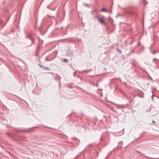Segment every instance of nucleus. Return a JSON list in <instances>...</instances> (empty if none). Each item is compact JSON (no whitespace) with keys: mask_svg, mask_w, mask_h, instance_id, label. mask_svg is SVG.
Wrapping results in <instances>:
<instances>
[{"mask_svg":"<svg viewBox=\"0 0 159 159\" xmlns=\"http://www.w3.org/2000/svg\"><path fill=\"white\" fill-rule=\"evenodd\" d=\"M95 17H96L97 19L98 20L100 23L102 24L104 23V21H103L101 17L98 16H96Z\"/></svg>","mask_w":159,"mask_h":159,"instance_id":"f257e3e1","label":"nucleus"},{"mask_svg":"<svg viewBox=\"0 0 159 159\" xmlns=\"http://www.w3.org/2000/svg\"><path fill=\"white\" fill-rule=\"evenodd\" d=\"M154 60H156L155 62L156 63V65H157L156 66V67L157 69H159V61L155 59H154Z\"/></svg>","mask_w":159,"mask_h":159,"instance_id":"f03ea898","label":"nucleus"},{"mask_svg":"<svg viewBox=\"0 0 159 159\" xmlns=\"http://www.w3.org/2000/svg\"><path fill=\"white\" fill-rule=\"evenodd\" d=\"M130 13L132 15H133L134 16H137V14L134 12L132 11Z\"/></svg>","mask_w":159,"mask_h":159,"instance_id":"7ed1b4c3","label":"nucleus"},{"mask_svg":"<svg viewBox=\"0 0 159 159\" xmlns=\"http://www.w3.org/2000/svg\"><path fill=\"white\" fill-rule=\"evenodd\" d=\"M101 11H102L103 12H107V10L104 8H102V9Z\"/></svg>","mask_w":159,"mask_h":159,"instance_id":"20e7f679","label":"nucleus"},{"mask_svg":"<svg viewBox=\"0 0 159 159\" xmlns=\"http://www.w3.org/2000/svg\"><path fill=\"white\" fill-rule=\"evenodd\" d=\"M34 128H30V129H29V130H27L26 131H31V130H32V129Z\"/></svg>","mask_w":159,"mask_h":159,"instance_id":"39448f33","label":"nucleus"},{"mask_svg":"<svg viewBox=\"0 0 159 159\" xmlns=\"http://www.w3.org/2000/svg\"><path fill=\"white\" fill-rule=\"evenodd\" d=\"M64 61L65 62H67V61H68L67 59H65V58L64 59Z\"/></svg>","mask_w":159,"mask_h":159,"instance_id":"423d86ee","label":"nucleus"},{"mask_svg":"<svg viewBox=\"0 0 159 159\" xmlns=\"http://www.w3.org/2000/svg\"><path fill=\"white\" fill-rule=\"evenodd\" d=\"M153 97H154V95L153 94L152 97H151V98L153 100Z\"/></svg>","mask_w":159,"mask_h":159,"instance_id":"0eeeda50","label":"nucleus"},{"mask_svg":"<svg viewBox=\"0 0 159 159\" xmlns=\"http://www.w3.org/2000/svg\"><path fill=\"white\" fill-rule=\"evenodd\" d=\"M111 153H109L108 154V156H107V157L105 159H107V158H108V157H109V156L110 155V154H111Z\"/></svg>","mask_w":159,"mask_h":159,"instance_id":"6e6552de","label":"nucleus"},{"mask_svg":"<svg viewBox=\"0 0 159 159\" xmlns=\"http://www.w3.org/2000/svg\"><path fill=\"white\" fill-rule=\"evenodd\" d=\"M28 38H31L30 36V35H28Z\"/></svg>","mask_w":159,"mask_h":159,"instance_id":"1a4fd4ad","label":"nucleus"},{"mask_svg":"<svg viewBox=\"0 0 159 159\" xmlns=\"http://www.w3.org/2000/svg\"><path fill=\"white\" fill-rule=\"evenodd\" d=\"M152 122L153 123H155V121L154 120H153L152 121Z\"/></svg>","mask_w":159,"mask_h":159,"instance_id":"9d476101","label":"nucleus"},{"mask_svg":"<svg viewBox=\"0 0 159 159\" xmlns=\"http://www.w3.org/2000/svg\"><path fill=\"white\" fill-rule=\"evenodd\" d=\"M46 70H48V69H48V68H47V67H46Z\"/></svg>","mask_w":159,"mask_h":159,"instance_id":"9b49d317","label":"nucleus"},{"mask_svg":"<svg viewBox=\"0 0 159 159\" xmlns=\"http://www.w3.org/2000/svg\"><path fill=\"white\" fill-rule=\"evenodd\" d=\"M31 39L32 40V43H33V40L31 38Z\"/></svg>","mask_w":159,"mask_h":159,"instance_id":"f8f14e48","label":"nucleus"},{"mask_svg":"<svg viewBox=\"0 0 159 159\" xmlns=\"http://www.w3.org/2000/svg\"><path fill=\"white\" fill-rule=\"evenodd\" d=\"M155 53H156V52H154L153 53V54H155Z\"/></svg>","mask_w":159,"mask_h":159,"instance_id":"ddd939ff","label":"nucleus"},{"mask_svg":"<svg viewBox=\"0 0 159 159\" xmlns=\"http://www.w3.org/2000/svg\"><path fill=\"white\" fill-rule=\"evenodd\" d=\"M110 13H111V11H110Z\"/></svg>","mask_w":159,"mask_h":159,"instance_id":"4468645a","label":"nucleus"}]
</instances>
